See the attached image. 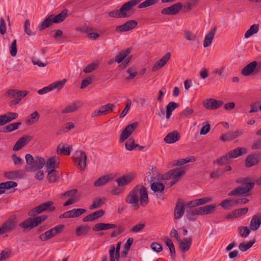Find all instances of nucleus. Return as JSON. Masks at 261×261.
<instances>
[{
  "label": "nucleus",
  "instance_id": "42",
  "mask_svg": "<svg viewBox=\"0 0 261 261\" xmlns=\"http://www.w3.org/2000/svg\"><path fill=\"white\" fill-rule=\"evenodd\" d=\"M19 226L24 229L31 230L34 228L31 218H29L19 224Z\"/></svg>",
  "mask_w": 261,
  "mask_h": 261
},
{
  "label": "nucleus",
  "instance_id": "64",
  "mask_svg": "<svg viewBox=\"0 0 261 261\" xmlns=\"http://www.w3.org/2000/svg\"><path fill=\"white\" fill-rule=\"evenodd\" d=\"M251 149L253 150L261 149V138L255 139L253 141Z\"/></svg>",
  "mask_w": 261,
  "mask_h": 261
},
{
  "label": "nucleus",
  "instance_id": "37",
  "mask_svg": "<svg viewBox=\"0 0 261 261\" xmlns=\"http://www.w3.org/2000/svg\"><path fill=\"white\" fill-rule=\"evenodd\" d=\"M259 24H254L245 33V38H248L254 34L257 33L259 31Z\"/></svg>",
  "mask_w": 261,
  "mask_h": 261
},
{
  "label": "nucleus",
  "instance_id": "23",
  "mask_svg": "<svg viewBox=\"0 0 261 261\" xmlns=\"http://www.w3.org/2000/svg\"><path fill=\"white\" fill-rule=\"evenodd\" d=\"M117 225L112 223H98L96 224L92 228L94 231L97 232L101 230H106L110 229L115 228Z\"/></svg>",
  "mask_w": 261,
  "mask_h": 261
},
{
  "label": "nucleus",
  "instance_id": "50",
  "mask_svg": "<svg viewBox=\"0 0 261 261\" xmlns=\"http://www.w3.org/2000/svg\"><path fill=\"white\" fill-rule=\"evenodd\" d=\"M99 67V63L97 62H93L89 65H88L86 68L84 69L83 71L85 73H90L92 71L95 70Z\"/></svg>",
  "mask_w": 261,
  "mask_h": 261
},
{
  "label": "nucleus",
  "instance_id": "11",
  "mask_svg": "<svg viewBox=\"0 0 261 261\" xmlns=\"http://www.w3.org/2000/svg\"><path fill=\"white\" fill-rule=\"evenodd\" d=\"M182 7V5L181 3H177L170 7L163 9L161 13L165 15H175L180 12Z\"/></svg>",
  "mask_w": 261,
  "mask_h": 261
},
{
  "label": "nucleus",
  "instance_id": "17",
  "mask_svg": "<svg viewBox=\"0 0 261 261\" xmlns=\"http://www.w3.org/2000/svg\"><path fill=\"white\" fill-rule=\"evenodd\" d=\"M82 104L80 101H73L72 103L67 105L61 111L62 114H67L74 112L77 111L81 107Z\"/></svg>",
  "mask_w": 261,
  "mask_h": 261
},
{
  "label": "nucleus",
  "instance_id": "49",
  "mask_svg": "<svg viewBox=\"0 0 261 261\" xmlns=\"http://www.w3.org/2000/svg\"><path fill=\"white\" fill-rule=\"evenodd\" d=\"M137 146H139V145L135 143V140L133 138H129L125 145L126 149L129 151L133 150Z\"/></svg>",
  "mask_w": 261,
  "mask_h": 261
},
{
  "label": "nucleus",
  "instance_id": "6",
  "mask_svg": "<svg viewBox=\"0 0 261 261\" xmlns=\"http://www.w3.org/2000/svg\"><path fill=\"white\" fill-rule=\"evenodd\" d=\"M54 202L52 201H48L34 207L28 212V215L34 217L38 214H41L45 211L53 212L56 210V207L53 206Z\"/></svg>",
  "mask_w": 261,
  "mask_h": 261
},
{
  "label": "nucleus",
  "instance_id": "22",
  "mask_svg": "<svg viewBox=\"0 0 261 261\" xmlns=\"http://www.w3.org/2000/svg\"><path fill=\"white\" fill-rule=\"evenodd\" d=\"M151 189L154 192H159L160 193L159 198H161L162 200L164 199V185L160 182H153L150 185Z\"/></svg>",
  "mask_w": 261,
  "mask_h": 261
},
{
  "label": "nucleus",
  "instance_id": "53",
  "mask_svg": "<svg viewBox=\"0 0 261 261\" xmlns=\"http://www.w3.org/2000/svg\"><path fill=\"white\" fill-rule=\"evenodd\" d=\"M238 230L240 236L242 238H246L250 232V229L247 226H240Z\"/></svg>",
  "mask_w": 261,
  "mask_h": 261
},
{
  "label": "nucleus",
  "instance_id": "52",
  "mask_svg": "<svg viewBox=\"0 0 261 261\" xmlns=\"http://www.w3.org/2000/svg\"><path fill=\"white\" fill-rule=\"evenodd\" d=\"M196 214L194 209L189 208L186 211V217L187 219L191 221H195L196 219Z\"/></svg>",
  "mask_w": 261,
  "mask_h": 261
},
{
  "label": "nucleus",
  "instance_id": "46",
  "mask_svg": "<svg viewBox=\"0 0 261 261\" xmlns=\"http://www.w3.org/2000/svg\"><path fill=\"white\" fill-rule=\"evenodd\" d=\"M220 205L225 210H228L234 205V199H226L221 201Z\"/></svg>",
  "mask_w": 261,
  "mask_h": 261
},
{
  "label": "nucleus",
  "instance_id": "32",
  "mask_svg": "<svg viewBox=\"0 0 261 261\" xmlns=\"http://www.w3.org/2000/svg\"><path fill=\"white\" fill-rule=\"evenodd\" d=\"M21 122H17L9 124L6 126L1 128L0 129L1 132L9 133L11 132L13 130H16L21 125Z\"/></svg>",
  "mask_w": 261,
  "mask_h": 261
},
{
  "label": "nucleus",
  "instance_id": "34",
  "mask_svg": "<svg viewBox=\"0 0 261 261\" xmlns=\"http://www.w3.org/2000/svg\"><path fill=\"white\" fill-rule=\"evenodd\" d=\"M68 10H63L60 13L56 16L52 15V19L54 23H60L63 21L67 16Z\"/></svg>",
  "mask_w": 261,
  "mask_h": 261
},
{
  "label": "nucleus",
  "instance_id": "15",
  "mask_svg": "<svg viewBox=\"0 0 261 261\" xmlns=\"http://www.w3.org/2000/svg\"><path fill=\"white\" fill-rule=\"evenodd\" d=\"M203 106L207 109L214 110L219 108L223 105V101L210 98L203 102Z\"/></svg>",
  "mask_w": 261,
  "mask_h": 261
},
{
  "label": "nucleus",
  "instance_id": "21",
  "mask_svg": "<svg viewBox=\"0 0 261 261\" xmlns=\"http://www.w3.org/2000/svg\"><path fill=\"white\" fill-rule=\"evenodd\" d=\"M180 138V134L177 130H174L168 134L164 138V141L168 144H172L178 141Z\"/></svg>",
  "mask_w": 261,
  "mask_h": 261
},
{
  "label": "nucleus",
  "instance_id": "60",
  "mask_svg": "<svg viewBox=\"0 0 261 261\" xmlns=\"http://www.w3.org/2000/svg\"><path fill=\"white\" fill-rule=\"evenodd\" d=\"M145 226V223H139L133 226L130 230V232L137 233L142 230Z\"/></svg>",
  "mask_w": 261,
  "mask_h": 261
},
{
  "label": "nucleus",
  "instance_id": "40",
  "mask_svg": "<svg viewBox=\"0 0 261 261\" xmlns=\"http://www.w3.org/2000/svg\"><path fill=\"white\" fill-rule=\"evenodd\" d=\"M71 149L72 147L71 146L65 147L64 145L60 144L57 147V153L58 154H63L66 155H69L70 154Z\"/></svg>",
  "mask_w": 261,
  "mask_h": 261
},
{
  "label": "nucleus",
  "instance_id": "25",
  "mask_svg": "<svg viewBox=\"0 0 261 261\" xmlns=\"http://www.w3.org/2000/svg\"><path fill=\"white\" fill-rule=\"evenodd\" d=\"M261 224V214H257L252 216L250 224V228L252 230H256Z\"/></svg>",
  "mask_w": 261,
  "mask_h": 261
},
{
  "label": "nucleus",
  "instance_id": "43",
  "mask_svg": "<svg viewBox=\"0 0 261 261\" xmlns=\"http://www.w3.org/2000/svg\"><path fill=\"white\" fill-rule=\"evenodd\" d=\"M105 198H96L93 200V203L89 206V209L92 210L100 207L105 203Z\"/></svg>",
  "mask_w": 261,
  "mask_h": 261
},
{
  "label": "nucleus",
  "instance_id": "47",
  "mask_svg": "<svg viewBox=\"0 0 261 261\" xmlns=\"http://www.w3.org/2000/svg\"><path fill=\"white\" fill-rule=\"evenodd\" d=\"M104 115L112 112L116 108V106L114 103H108L100 107Z\"/></svg>",
  "mask_w": 261,
  "mask_h": 261
},
{
  "label": "nucleus",
  "instance_id": "33",
  "mask_svg": "<svg viewBox=\"0 0 261 261\" xmlns=\"http://www.w3.org/2000/svg\"><path fill=\"white\" fill-rule=\"evenodd\" d=\"M178 106L177 103L174 101L169 102L166 108V117L167 119H169L170 118L172 111L177 108Z\"/></svg>",
  "mask_w": 261,
  "mask_h": 261
},
{
  "label": "nucleus",
  "instance_id": "3",
  "mask_svg": "<svg viewBox=\"0 0 261 261\" xmlns=\"http://www.w3.org/2000/svg\"><path fill=\"white\" fill-rule=\"evenodd\" d=\"M25 158L27 164L30 166L27 171L35 172L42 169L45 164V159L41 156H37L35 159L31 154H27Z\"/></svg>",
  "mask_w": 261,
  "mask_h": 261
},
{
  "label": "nucleus",
  "instance_id": "1",
  "mask_svg": "<svg viewBox=\"0 0 261 261\" xmlns=\"http://www.w3.org/2000/svg\"><path fill=\"white\" fill-rule=\"evenodd\" d=\"M125 201L135 210H138L140 205L145 207L149 202L147 189L143 185H137L126 195Z\"/></svg>",
  "mask_w": 261,
  "mask_h": 261
},
{
  "label": "nucleus",
  "instance_id": "18",
  "mask_svg": "<svg viewBox=\"0 0 261 261\" xmlns=\"http://www.w3.org/2000/svg\"><path fill=\"white\" fill-rule=\"evenodd\" d=\"M32 139V137L30 136L25 135L20 138L16 142L13 147L14 151H18L21 149L22 147L27 145Z\"/></svg>",
  "mask_w": 261,
  "mask_h": 261
},
{
  "label": "nucleus",
  "instance_id": "35",
  "mask_svg": "<svg viewBox=\"0 0 261 261\" xmlns=\"http://www.w3.org/2000/svg\"><path fill=\"white\" fill-rule=\"evenodd\" d=\"M54 23L52 19V15L44 19L41 23L38 26V28L39 31H42L46 28L51 26Z\"/></svg>",
  "mask_w": 261,
  "mask_h": 261
},
{
  "label": "nucleus",
  "instance_id": "4",
  "mask_svg": "<svg viewBox=\"0 0 261 261\" xmlns=\"http://www.w3.org/2000/svg\"><path fill=\"white\" fill-rule=\"evenodd\" d=\"M185 171L182 168H175L169 170L162 176V179L168 180L172 179V181L170 184L169 187H171L177 182H178L181 177L184 175Z\"/></svg>",
  "mask_w": 261,
  "mask_h": 261
},
{
  "label": "nucleus",
  "instance_id": "14",
  "mask_svg": "<svg viewBox=\"0 0 261 261\" xmlns=\"http://www.w3.org/2000/svg\"><path fill=\"white\" fill-rule=\"evenodd\" d=\"M170 58L171 53L169 52L167 53L161 59L155 62L151 68L152 71L155 72L162 68L167 63Z\"/></svg>",
  "mask_w": 261,
  "mask_h": 261
},
{
  "label": "nucleus",
  "instance_id": "9",
  "mask_svg": "<svg viewBox=\"0 0 261 261\" xmlns=\"http://www.w3.org/2000/svg\"><path fill=\"white\" fill-rule=\"evenodd\" d=\"M74 162L81 171H85L87 166V155L84 151L81 150L74 158Z\"/></svg>",
  "mask_w": 261,
  "mask_h": 261
},
{
  "label": "nucleus",
  "instance_id": "2",
  "mask_svg": "<svg viewBox=\"0 0 261 261\" xmlns=\"http://www.w3.org/2000/svg\"><path fill=\"white\" fill-rule=\"evenodd\" d=\"M141 0H130L123 4L119 10H113L109 13V16L113 18H125L129 16L127 12L139 4Z\"/></svg>",
  "mask_w": 261,
  "mask_h": 261
},
{
  "label": "nucleus",
  "instance_id": "26",
  "mask_svg": "<svg viewBox=\"0 0 261 261\" xmlns=\"http://www.w3.org/2000/svg\"><path fill=\"white\" fill-rule=\"evenodd\" d=\"M257 66V62L253 61L245 66L241 71V74L244 76L250 75L255 69Z\"/></svg>",
  "mask_w": 261,
  "mask_h": 261
},
{
  "label": "nucleus",
  "instance_id": "29",
  "mask_svg": "<svg viewBox=\"0 0 261 261\" xmlns=\"http://www.w3.org/2000/svg\"><path fill=\"white\" fill-rule=\"evenodd\" d=\"M254 182H249L247 186L238 187L237 188L239 195H248L247 193L250 192L254 187Z\"/></svg>",
  "mask_w": 261,
  "mask_h": 261
},
{
  "label": "nucleus",
  "instance_id": "7",
  "mask_svg": "<svg viewBox=\"0 0 261 261\" xmlns=\"http://www.w3.org/2000/svg\"><path fill=\"white\" fill-rule=\"evenodd\" d=\"M66 81L67 80L66 79H64L62 81L54 82L49 84L48 86L39 90L38 91V93L40 95H42L51 91L54 89H57L59 91L64 87Z\"/></svg>",
  "mask_w": 261,
  "mask_h": 261
},
{
  "label": "nucleus",
  "instance_id": "45",
  "mask_svg": "<svg viewBox=\"0 0 261 261\" xmlns=\"http://www.w3.org/2000/svg\"><path fill=\"white\" fill-rule=\"evenodd\" d=\"M17 186V184L13 181H8L0 184V189L4 190V192L6 190L10 189L12 188H15Z\"/></svg>",
  "mask_w": 261,
  "mask_h": 261
},
{
  "label": "nucleus",
  "instance_id": "57",
  "mask_svg": "<svg viewBox=\"0 0 261 261\" xmlns=\"http://www.w3.org/2000/svg\"><path fill=\"white\" fill-rule=\"evenodd\" d=\"M12 254V250H4L0 253V261L9 258Z\"/></svg>",
  "mask_w": 261,
  "mask_h": 261
},
{
  "label": "nucleus",
  "instance_id": "58",
  "mask_svg": "<svg viewBox=\"0 0 261 261\" xmlns=\"http://www.w3.org/2000/svg\"><path fill=\"white\" fill-rule=\"evenodd\" d=\"M224 173L223 170L217 169L211 172L210 177L212 179H217L222 176Z\"/></svg>",
  "mask_w": 261,
  "mask_h": 261
},
{
  "label": "nucleus",
  "instance_id": "51",
  "mask_svg": "<svg viewBox=\"0 0 261 261\" xmlns=\"http://www.w3.org/2000/svg\"><path fill=\"white\" fill-rule=\"evenodd\" d=\"M39 118V115L37 111H34L30 115L26 122L29 124H33L38 121Z\"/></svg>",
  "mask_w": 261,
  "mask_h": 261
},
{
  "label": "nucleus",
  "instance_id": "13",
  "mask_svg": "<svg viewBox=\"0 0 261 261\" xmlns=\"http://www.w3.org/2000/svg\"><path fill=\"white\" fill-rule=\"evenodd\" d=\"M135 178V174L131 173L130 174H124V175L118 177L116 179L119 187H123L129 184Z\"/></svg>",
  "mask_w": 261,
  "mask_h": 261
},
{
  "label": "nucleus",
  "instance_id": "41",
  "mask_svg": "<svg viewBox=\"0 0 261 261\" xmlns=\"http://www.w3.org/2000/svg\"><path fill=\"white\" fill-rule=\"evenodd\" d=\"M255 240L253 239L248 242H242L240 243L238 246L239 249L242 252H245L250 248L255 243Z\"/></svg>",
  "mask_w": 261,
  "mask_h": 261
},
{
  "label": "nucleus",
  "instance_id": "24",
  "mask_svg": "<svg viewBox=\"0 0 261 261\" xmlns=\"http://www.w3.org/2000/svg\"><path fill=\"white\" fill-rule=\"evenodd\" d=\"M217 29V27H214L211 30L210 32L205 36L203 44V46L204 47H207L211 45L215 35Z\"/></svg>",
  "mask_w": 261,
  "mask_h": 261
},
{
  "label": "nucleus",
  "instance_id": "28",
  "mask_svg": "<svg viewBox=\"0 0 261 261\" xmlns=\"http://www.w3.org/2000/svg\"><path fill=\"white\" fill-rule=\"evenodd\" d=\"M17 96L15 99L12 100L9 102V106H12L13 105H16L19 103L21 99L27 96L29 94V91L27 90H19L17 91Z\"/></svg>",
  "mask_w": 261,
  "mask_h": 261
},
{
  "label": "nucleus",
  "instance_id": "12",
  "mask_svg": "<svg viewBox=\"0 0 261 261\" xmlns=\"http://www.w3.org/2000/svg\"><path fill=\"white\" fill-rule=\"evenodd\" d=\"M185 204L181 199H178L174 208V217L176 220H178L182 217L185 213Z\"/></svg>",
  "mask_w": 261,
  "mask_h": 261
},
{
  "label": "nucleus",
  "instance_id": "48",
  "mask_svg": "<svg viewBox=\"0 0 261 261\" xmlns=\"http://www.w3.org/2000/svg\"><path fill=\"white\" fill-rule=\"evenodd\" d=\"M229 158L227 154L224 155L213 161L214 165H223L228 163Z\"/></svg>",
  "mask_w": 261,
  "mask_h": 261
},
{
  "label": "nucleus",
  "instance_id": "38",
  "mask_svg": "<svg viewBox=\"0 0 261 261\" xmlns=\"http://www.w3.org/2000/svg\"><path fill=\"white\" fill-rule=\"evenodd\" d=\"M90 230V227L88 226L81 225L75 229L76 237L86 235Z\"/></svg>",
  "mask_w": 261,
  "mask_h": 261
},
{
  "label": "nucleus",
  "instance_id": "36",
  "mask_svg": "<svg viewBox=\"0 0 261 261\" xmlns=\"http://www.w3.org/2000/svg\"><path fill=\"white\" fill-rule=\"evenodd\" d=\"M111 179L112 178L110 175L101 176L94 182V186L96 187L102 186L109 182Z\"/></svg>",
  "mask_w": 261,
  "mask_h": 261
},
{
  "label": "nucleus",
  "instance_id": "8",
  "mask_svg": "<svg viewBox=\"0 0 261 261\" xmlns=\"http://www.w3.org/2000/svg\"><path fill=\"white\" fill-rule=\"evenodd\" d=\"M138 126V123L137 122L127 125L121 133L119 142H123L126 140L133 134Z\"/></svg>",
  "mask_w": 261,
  "mask_h": 261
},
{
  "label": "nucleus",
  "instance_id": "10",
  "mask_svg": "<svg viewBox=\"0 0 261 261\" xmlns=\"http://www.w3.org/2000/svg\"><path fill=\"white\" fill-rule=\"evenodd\" d=\"M261 155L259 153H251L245 159V165L247 168H250L257 165L260 162Z\"/></svg>",
  "mask_w": 261,
  "mask_h": 261
},
{
  "label": "nucleus",
  "instance_id": "27",
  "mask_svg": "<svg viewBox=\"0 0 261 261\" xmlns=\"http://www.w3.org/2000/svg\"><path fill=\"white\" fill-rule=\"evenodd\" d=\"M247 153V149L244 147H237L233 150H230L228 153V156L229 159H233L238 158L243 154Z\"/></svg>",
  "mask_w": 261,
  "mask_h": 261
},
{
  "label": "nucleus",
  "instance_id": "63",
  "mask_svg": "<svg viewBox=\"0 0 261 261\" xmlns=\"http://www.w3.org/2000/svg\"><path fill=\"white\" fill-rule=\"evenodd\" d=\"M10 55L12 57L16 56L17 52V49L16 46V40H14L9 47Z\"/></svg>",
  "mask_w": 261,
  "mask_h": 261
},
{
  "label": "nucleus",
  "instance_id": "20",
  "mask_svg": "<svg viewBox=\"0 0 261 261\" xmlns=\"http://www.w3.org/2000/svg\"><path fill=\"white\" fill-rule=\"evenodd\" d=\"M18 115L16 113L10 112L5 115L0 116V126L4 125L14 119H16Z\"/></svg>",
  "mask_w": 261,
  "mask_h": 261
},
{
  "label": "nucleus",
  "instance_id": "39",
  "mask_svg": "<svg viewBox=\"0 0 261 261\" xmlns=\"http://www.w3.org/2000/svg\"><path fill=\"white\" fill-rule=\"evenodd\" d=\"M248 211V208L247 207L236 209L232 212V216L228 215L227 218H230L232 217H239L242 215L246 214L247 213Z\"/></svg>",
  "mask_w": 261,
  "mask_h": 261
},
{
  "label": "nucleus",
  "instance_id": "55",
  "mask_svg": "<svg viewBox=\"0 0 261 261\" xmlns=\"http://www.w3.org/2000/svg\"><path fill=\"white\" fill-rule=\"evenodd\" d=\"M159 0H145L143 2L140 4L138 6L139 9H142L156 4Z\"/></svg>",
  "mask_w": 261,
  "mask_h": 261
},
{
  "label": "nucleus",
  "instance_id": "59",
  "mask_svg": "<svg viewBox=\"0 0 261 261\" xmlns=\"http://www.w3.org/2000/svg\"><path fill=\"white\" fill-rule=\"evenodd\" d=\"M132 105V101L131 100L129 99H127L126 100V106L122 111V112L121 113L119 116L120 118H122L124 117L128 113Z\"/></svg>",
  "mask_w": 261,
  "mask_h": 261
},
{
  "label": "nucleus",
  "instance_id": "16",
  "mask_svg": "<svg viewBox=\"0 0 261 261\" xmlns=\"http://www.w3.org/2000/svg\"><path fill=\"white\" fill-rule=\"evenodd\" d=\"M137 24L138 23L136 20H129L122 25L117 26L116 28V31L120 33L128 31L135 28L137 25Z\"/></svg>",
  "mask_w": 261,
  "mask_h": 261
},
{
  "label": "nucleus",
  "instance_id": "5",
  "mask_svg": "<svg viewBox=\"0 0 261 261\" xmlns=\"http://www.w3.org/2000/svg\"><path fill=\"white\" fill-rule=\"evenodd\" d=\"M17 225L15 216H10L0 226V236L9 233L15 230Z\"/></svg>",
  "mask_w": 261,
  "mask_h": 261
},
{
  "label": "nucleus",
  "instance_id": "61",
  "mask_svg": "<svg viewBox=\"0 0 261 261\" xmlns=\"http://www.w3.org/2000/svg\"><path fill=\"white\" fill-rule=\"evenodd\" d=\"M53 237V235H52L51 231H50V229L39 236V239L42 241H47L51 239Z\"/></svg>",
  "mask_w": 261,
  "mask_h": 261
},
{
  "label": "nucleus",
  "instance_id": "54",
  "mask_svg": "<svg viewBox=\"0 0 261 261\" xmlns=\"http://www.w3.org/2000/svg\"><path fill=\"white\" fill-rule=\"evenodd\" d=\"M185 38L190 41H195L198 40L197 37L190 31H184Z\"/></svg>",
  "mask_w": 261,
  "mask_h": 261
},
{
  "label": "nucleus",
  "instance_id": "19",
  "mask_svg": "<svg viewBox=\"0 0 261 261\" xmlns=\"http://www.w3.org/2000/svg\"><path fill=\"white\" fill-rule=\"evenodd\" d=\"M192 239L191 237L188 238H185L183 240H179L178 241L179 248L180 250L182 252L185 253L188 251L192 244Z\"/></svg>",
  "mask_w": 261,
  "mask_h": 261
},
{
  "label": "nucleus",
  "instance_id": "56",
  "mask_svg": "<svg viewBox=\"0 0 261 261\" xmlns=\"http://www.w3.org/2000/svg\"><path fill=\"white\" fill-rule=\"evenodd\" d=\"M55 156H52L46 162V169L47 171H50L51 170H55Z\"/></svg>",
  "mask_w": 261,
  "mask_h": 261
},
{
  "label": "nucleus",
  "instance_id": "30",
  "mask_svg": "<svg viewBox=\"0 0 261 261\" xmlns=\"http://www.w3.org/2000/svg\"><path fill=\"white\" fill-rule=\"evenodd\" d=\"M47 171L48 172L47 178L49 182H56L58 180L60 177V174L58 171L52 169L50 171Z\"/></svg>",
  "mask_w": 261,
  "mask_h": 261
},
{
  "label": "nucleus",
  "instance_id": "44",
  "mask_svg": "<svg viewBox=\"0 0 261 261\" xmlns=\"http://www.w3.org/2000/svg\"><path fill=\"white\" fill-rule=\"evenodd\" d=\"M47 218L46 215H41L36 217L31 218L34 228L44 222Z\"/></svg>",
  "mask_w": 261,
  "mask_h": 261
},
{
  "label": "nucleus",
  "instance_id": "31",
  "mask_svg": "<svg viewBox=\"0 0 261 261\" xmlns=\"http://www.w3.org/2000/svg\"><path fill=\"white\" fill-rule=\"evenodd\" d=\"M132 49L128 48L126 50L120 51L115 57V61L120 63L131 52Z\"/></svg>",
  "mask_w": 261,
  "mask_h": 261
},
{
  "label": "nucleus",
  "instance_id": "62",
  "mask_svg": "<svg viewBox=\"0 0 261 261\" xmlns=\"http://www.w3.org/2000/svg\"><path fill=\"white\" fill-rule=\"evenodd\" d=\"M64 227V225L60 224L50 229V231H51L52 235H53V237L56 235L60 233L62 231Z\"/></svg>",
  "mask_w": 261,
  "mask_h": 261
}]
</instances>
